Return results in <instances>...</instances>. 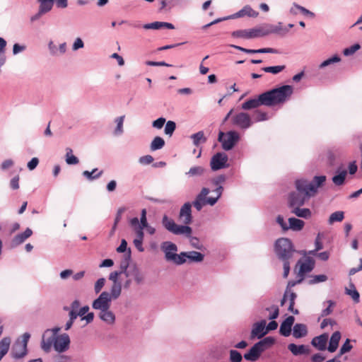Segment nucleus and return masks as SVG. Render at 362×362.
Wrapping results in <instances>:
<instances>
[{
    "mask_svg": "<svg viewBox=\"0 0 362 362\" xmlns=\"http://www.w3.org/2000/svg\"><path fill=\"white\" fill-rule=\"evenodd\" d=\"M293 93V88L291 86L285 85L277 88L264 92L260 94L257 98L250 99L242 104V109L251 110L257 108L260 105L268 107L275 106L284 103Z\"/></svg>",
    "mask_w": 362,
    "mask_h": 362,
    "instance_id": "1",
    "label": "nucleus"
},
{
    "mask_svg": "<svg viewBox=\"0 0 362 362\" xmlns=\"http://www.w3.org/2000/svg\"><path fill=\"white\" fill-rule=\"evenodd\" d=\"M326 181V176H315L312 182L305 180H298L296 182V192H292L289 196L290 207L303 206L305 201L314 196L317 188L321 187Z\"/></svg>",
    "mask_w": 362,
    "mask_h": 362,
    "instance_id": "2",
    "label": "nucleus"
},
{
    "mask_svg": "<svg viewBox=\"0 0 362 362\" xmlns=\"http://www.w3.org/2000/svg\"><path fill=\"white\" fill-rule=\"evenodd\" d=\"M274 339L267 337L256 343L250 351L244 355V358L250 361H257L261 354L274 344Z\"/></svg>",
    "mask_w": 362,
    "mask_h": 362,
    "instance_id": "3",
    "label": "nucleus"
},
{
    "mask_svg": "<svg viewBox=\"0 0 362 362\" xmlns=\"http://www.w3.org/2000/svg\"><path fill=\"white\" fill-rule=\"evenodd\" d=\"M275 252L281 260H289L293 255V249L291 241L288 238H279L275 244Z\"/></svg>",
    "mask_w": 362,
    "mask_h": 362,
    "instance_id": "4",
    "label": "nucleus"
},
{
    "mask_svg": "<svg viewBox=\"0 0 362 362\" xmlns=\"http://www.w3.org/2000/svg\"><path fill=\"white\" fill-rule=\"evenodd\" d=\"M222 187H218L216 189V197H206L207 194L209 192V189L204 187L201 192L197 195L194 202H193L194 206L196 208L197 211H200L202 207L206 204H209L211 206L214 205L218 198L220 197L222 192Z\"/></svg>",
    "mask_w": 362,
    "mask_h": 362,
    "instance_id": "5",
    "label": "nucleus"
},
{
    "mask_svg": "<svg viewBox=\"0 0 362 362\" xmlns=\"http://www.w3.org/2000/svg\"><path fill=\"white\" fill-rule=\"evenodd\" d=\"M218 140L222 144V148L225 151L232 149L240 140V134L235 131H229L226 133L220 132Z\"/></svg>",
    "mask_w": 362,
    "mask_h": 362,
    "instance_id": "6",
    "label": "nucleus"
},
{
    "mask_svg": "<svg viewBox=\"0 0 362 362\" xmlns=\"http://www.w3.org/2000/svg\"><path fill=\"white\" fill-rule=\"evenodd\" d=\"M162 223L163 226L170 232L175 235L185 234L190 236L192 228L188 226H179L166 215L163 217Z\"/></svg>",
    "mask_w": 362,
    "mask_h": 362,
    "instance_id": "7",
    "label": "nucleus"
},
{
    "mask_svg": "<svg viewBox=\"0 0 362 362\" xmlns=\"http://www.w3.org/2000/svg\"><path fill=\"white\" fill-rule=\"evenodd\" d=\"M59 330V327H54L53 329H47L44 332L41 347L45 351H49L52 346H54V340L57 338V333Z\"/></svg>",
    "mask_w": 362,
    "mask_h": 362,
    "instance_id": "8",
    "label": "nucleus"
},
{
    "mask_svg": "<svg viewBox=\"0 0 362 362\" xmlns=\"http://www.w3.org/2000/svg\"><path fill=\"white\" fill-rule=\"evenodd\" d=\"M232 36L245 39H251L265 36L263 27L255 28L249 30H238L233 32Z\"/></svg>",
    "mask_w": 362,
    "mask_h": 362,
    "instance_id": "9",
    "label": "nucleus"
},
{
    "mask_svg": "<svg viewBox=\"0 0 362 362\" xmlns=\"http://www.w3.org/2000/svg\"><path fill=\"white\" fill-rule=\"evenodd\" d=\"M231 122L234 126L243 129H248L252 124L250 116L244 112L233 115L231 117Z\"/></svg>",
    "mask_w": 362,
    "mask_h": 362,
    "instance_id": "10",
    "label": "nucleus"
},
{
    "mask_svg": "<svg viewBox=\"0 0 362 362\" xmlns=\"http://www.w3.org/2000/svg\"><path fill=\"white\" fill-rule=\"evenodd\" d=\"M111 300L110 293L106 291H103L98 298L93 300L92 307L93 309L99 310L100 311L108 310L110 308Z\"/></svg>",
    "mask_w": 362,
    "mask_h": 362,
    "instance_id": "11",
    "label": "nucleus"
},
{
    "mask_svg": "<svg viewBox=\"0 0 362 362\" xmlns=\"http://www.w3.org/2000/svg\"><path fill=\"white\" fill-rule=\"evenodd\" d=\"M228 156L224 153H217L211 160V168L213 170L224 168L227 166Z\"/></svg>",
    "mask_w": 362,
    "mask_h": 362,
    "instance_id": "12",
    "label": "nucleus"
},
{
    "mask_svg": "<svg viewBox=\"0 0 362 362\" xmlns=\"http://www.w3.org/2000/svg\"><path fill=\"white\" fill-rule=\"evenodd\" d=\"M70 344L69 337L67 334L57 336L54 340V348L58 352H63L68 349Z\"/></svg>",
    "mask_w": 362,
    "mask_h": 362,
    "instance_id": "13",
    "label": "nucleus"
},
{
    "mask_svg": "<svg viewBox=\"0 0 362 362\" xmlns=\"http://www.w3.org/2000/svg\"><path fill=\"white\" fill-rule=\"evenodd\" d=\"M192 204L189 202L184 204L181 207L179 214V220L185 225L190 224L192 222Z\"/></svg>",
    "mask_w": 362,
    "mask_h": 362,
    "instance_id": "14",
    "label": "nucleus"
},
{
    "mask_svg": "<svg viewBox=\"0 0 362 362\" xmlns=\"http://www.w3.org/2000/svg\"><path fill=\"white\" fill-rule=\"evenodd\" d=\"M267 333L266 329V321L262 320L259 322L255 323L252 327V329L251 331V336L250 337L252 339L257 337V338H262L263 336H264Z\"/></svg>",
    "mask_w": 362,
    "mask_h": 362,
    "instance_id": "15",
    "label": "nucleus"
},
{
    "mask_svg": "<svg viewBox=\"0 0 362 362\" xmlns=\"http://www.w3.org/2000/svg\"><path fill=\"white\" fill-rule=\"evenodd\" d=\"M295 321L293 316H288L281 325L279 332L284 337H288L291 334V327Z\"/></svg>",
    "mask_w": 362,
    "mask_h": 362,
    "instance_id": "16",
    "label": "nucleus"
},
{
    "mask_svg": "<svg viewBox=\"0 0 362 362\" xmlns=\"http://www.w3.org/2000/svg\"><path fill=\"white\" fill-rule=\"evenodd\" d=\"M313 268L314 262L310 259H308L305 262L301 263L298 270V276H300V279L297 281V283H301L303 279L304 274L311 272Z\"/></svg>",
    "mask_w": 362,
    "mask_h": 362,
    "instance_id": "17",
    "label": "nucleus"
},
{
    "mask_svg": "<svg viewBox=\"0 0 362 362\" xmlns=\"http://www.w3.org/2000/svg\"><path fill=\"white\" fill-rule=\"evenodd\" d=\"M33 234V230L28 228L23 233L16 235L11 240V247H15L22 244L26 239L30 238Z\"/></svg>",
    "mask_w": 362,
    "mask_h": 362,
    "instance_id": "18",
    "label": "nucleus"
},
{
    "mask_svg": "<svg viewBox=\"0 0 362 362\" xmlns=\"http://www.w3.org/2000/svg\"><path fill=\"white\" fill-rule=\"evenodd\" d=\"M11 353L15 358H23L27 354V346H25V344H20L16 341L13 346Z\"/></svg>",
    "mask_w": 362,
    "mask_h": 362,
    "instance_id": "19",
    "label": "nucleus"
},
{
    "mask_svg": "<svg viewBox=\"0 0 362 362\" xmlns=\"http://www.w3.org/2000/svg\"><path fill=\"white\" fill-rule=\"evenodd\" d=\"M328 335L326 334H321L318 337H315L312 340V344L317 349L323 351L326 349L327 343Z\"/></svg>",
    "mask_w": 362,
    "mask_h": 362,
    "instance_id": "20",
    "label": "nucleus"
},
{
    "mask_svg": "<svg viewBox=\"0 0 362 362\" xmlns=\"http://www.w3.org/2000/svg\"><path fill=\"white\" fill-rule=\"evenodd\" d=\"M259 15V13L253 10L250 6H244L241 10L235 13L233 18H241L243 16H249L256 18Z\"/></svg>",
    "mask_w": 362,
    "mask_h": 362,
    "instance_id": "21",
    "label": "nucleus"
},
{
    "mask_svg": "<svg viewBox=\"0 0 362 362\" xmlns=\"http://www.w3.org/2000/svg\"><path fill=\"white\" fill-rule=\"evenodd\" d=\"M143 28L144 29L158 30L161 28L174 29L175 27L170 23L156 21L151 23L145 24Z\"/></svg>",
    "mask_w": 362,
    "mask_h": 362,
    "instance_id": "22",
    "label": "nucleus"
},
{
    "mask_svg": "<svg viewBox=\"0 0 362 362\" xmlns=\"http://www.w3.org/2000/svg\"><path fill=\"white\" fill-rule=\"evenodd\" d=\"M288 30L287 28H283L281 23L278 25H269L267 27H263V32L265 33V35L271 33H276L281 35H285Z\"/></svg>",
    "mask_w": 362,
    "mask_h": 362,
    "instance_id": "23",
    "label": "nucleus"
},
{
    "mask_svg": "<svg viewBox=\"0 0 362 362\" xmlns=\"http://www.w3.org/2000/svg\"><path fill=\"white\" fill-rule=\"evenodd\" d=\"M341 339V333L339 331L334 332L331 336L329 346L327 348L329 352H334L339 345V340Z\"/></svg>",
    "mask_w": 362,
    "mask_h": 362,
    "instance_id": "24",
    "label": "nucleus"
},
{
    "mask_svg": "<svg viewBox=\"0 0 362 362\" xmlns=\"http://www.w3.org/2000/svg\"><path fill=\"white\" fill-rule=\"evenodd\" d=\"M99 317L109 325L114 324L115 321V315L110 309L100 311Z\"/></svg>",
    "mask_w": 362,
    "mask_h": 362,
    "instance_id": "25",
    "label": "nucleus"
},
{
    "mask_svg": "<svg viewBox=\"0 0 362 362\" xmlns=\"http://www.w3.org/2000/svg\"><path fill=\"white\" fill-rule=\"evenodd\" d=\"M186 252H181L180 255L176 253L175 255H170L168 252L167 253V260L172 261L178 265L184 264L186 262Z\"/></svg>",
    "mask_w": 362,
    "mask_h": 362,
    "instance_id": "26",
    "label": "nucleus"
},
{
    "mask_svg": "<svg viewBox=\"0 0 362 362\" xmlns=\"http://www.w3.org/2000/svg\"><path fill=\"white\" fill-rule=\"evenodd\" d=\"M288 349L295 356L308 354V349L305 345H296L295 344H290L288 346Z\"/></svg>",
    "mask_w": 362,
    "mask_h": 362,
    "instance_id": "27",
    "label": "nucleus"
},
{
    "mask_svg": "<svg viewBox=\"0 0 362 362\" xmlns=\"http://www.w3.org/2000/svg\"><path fill=\"white\" fill-rule=\"evenodd\" d=\"M288 223V229H291L294 231L301 230L305 226V222L303 221L296 218H289Z\"/></svg>",
    "mask_w": 362,
    "mask_h": 362,
    "instance_id": "28",
    "label": "nucleus"
},
{
    "mask_svg": "<svg viewBox=\"0 0 362 362\" xmlns=\"http://www.w3.org/2000/svg\"><path fill=\"white\" fill-rule=\"evenodd\" d=\"M291 208H292L291 213L298 217L308 218L312 215L311 211L309 209H306V208L301 209V208H300V206H294V207H291Z\"/></svg>",
    "mask_w": 362,
    "mask_h": 362,
    "instance_id": "29",
    "label": "nucleus"
},
{
    "mask_svg": "<svg viewBox=\"0 0 362 362\" xmlns=\"http://www.w3.org/2000/svg\"><path fill=\"white\" fill-rule=\"evenodd\" d=\"M307 332V327L303 324H296L293 327V335L296 339L305 337Z\"/></svg>",
    "mask_w": 362,
    "mask_h": 362,
    "instance_id": "30",
    "label": "nucleus"
},
{
    "mask_svg": "<svg viewBox=\"0 0 362 362\" xmlns=\"http://www.w3.org/2000/svg\"><path fill=\"white\" fill-rule=\"evenodd\" d=\"M11 341L9 337H4L0 341V361L8 351Z\"/></svg>",
    "mask_w": 362,
    "mask_h": 362,
    "instance_id": "31",
    "label": "nucleus"
},
{
    "mask_svg": "<svg viewBox=\"0 0 362 362\" xmlns=\"http://www.w3.org/2000/svg\"><path fill=\"white\" fill-rule=\"evenodd\" d=\"M162 250L165 252V259H167V253L175 255L177 250V245L171 242H164L161 246Z\"/></svg>",
    "mask_w": 362,
    "mask_h": 362,
    "instance_id": "32",
    "label": "nucleus"
},
{
    "mask_svg": "<svg viewBox=\"0 0 362 362\" xmlns=\"http://www.w3.org/2000/svg\"><path fill=\"white\" fill-rule=\"evenodd\" d=\"M187 258L191 262H200L204 259V255L197 251L186 252Z\"/></svg>",
    "mask_w": 362,
    "mask_h": 362,
    "instance_id": "33",
    "label": "nucleus"
},
{
    "mask_svg": "<svg viewBox=\"0 0 362 362\" xmlns=\"http://www.w3.org/2000/svg\"><path fill=\"white\" fill-rule=\"evenodd\" d=\"M193 143L195 146H199L200 144H204L206 141V138L202 131L198 132L191 136Z\"/></svg>",
    "mask_w": 362,
    "mask_h": 362,
    "instance_id": "34",
    "label": "nucleus"
},
{
    "mask_svg": "<svg viewBox=\"0 0 362 362\" xmlns=\"http://www.w3.org/2000/svg\"><path fill=\"white\" fill-rule=\"evenodd\" d=\"M66 162L67 164L76 165L79 163L78 158L73 155V151L71 148H66Z\"/></svg>",
    "mask_w": 362,
    "mask_h": 362,
    "instance_id": "35",
    "label": "nucleus"
},
{
    "mask_svg": "<svg viewBox=\"0 0 362 362\" xmlns=\"http://www.w3.org/2000/svg\"><path fill=\"white\" fill-rule=\"evenodd\" d=\"M165 145V141L160 136H156L151 144V150L156 151L162 148Z\"/></svg>",
    "mask_w": 362,
    "mask_h": 362,
    "instance_id": "36",
    "label": "nucleus"
},
{
    "mask_svg": "<svg viewBox=\"0 0 362 362\" xmlns=\"http://www.w3.org/2000/svg\"><path fill=\"white\" fill-rule=\"evenodd\" d=\"M344 218V213L341 211H338L332 213L328 220L329 224H333L334 222H341Z\"/></svg>",
    "mask_w": 362,
    "mask_h": 362,
    "instance_id": "37",
    "label": "nucleus"
},
{
    "mask_svg": "<svg viewBox=\"0 0 362 362\" xmlns=\"http://www.w3.org/2000/svg\"><path fill=\"white\" fill-rule=\"evenodd\" d=\"M346 174V170L341 171L339 175H334L332 177V182L337 186L342 185L344 183Z\"/></svg>",
    "mask_w": 362,
    "mask_h": 362,
    "instance_id": "38",
    "label": "nucleus"
},
{
    "mask_svg": "<svg viewBox=\"0 0 362 362\" xmlns=\"http://www.w3.org/2000/svg\"><path fill=\"white\" fill-rule=\"evenodd\" d=\"M40 1V13H44L50 11L52 8L53 0H39Z\"/></svg>",
    "mask_w": 362,
    "mask_h": 362,
    "instance_id": "39",
    "label": "nucleus"
},
{
    "mask_svg": "<svg viewBox=\"0 0 362 362\" xmlns=\"http://www.w3.org/2000/svg\"><path fill=\"white\" fill-rule=\"evenodd\" d=\"M97 171H98L97 168H94L91 172H90L88 170H85L83 172V175L88 180H93L100 177L103 173V170H101L99 173H98L97 174H95V173Z\"/></svg>",
    "mask_w": 362,
    "mask_h": 362,
    "instance_id": "40",
    "label": "nucleus"
},
{
    "mask_svg": "<svg viewBox=\"0 0 362 362\" xmlns=\"http://www.w3.org/2000/svg\"><path fill=\"white\" fill-rule=\"evenodd\" d=\"M122 286L120 283L113 284L110 293L111 299H117L121 294Z\"/></svg>",
    "mask_w": 362,
    "mask_h": 362,
    "instance_id": "41",
    "label": "nucleus"
},
{
    "mask_svg": "<svg viewBox=\"0 0 362 362\" xmlns=\"http://www.w3.org/2000/svg\"><path fill=\"white\" fill-rule=\"evenodd\" d=\"M297 296L294 292L290 291L289 292V306H288V310L292 312L295 315L298 314V310L294 309V305H295V300Z\"/></svg>",
    "mask_w": 362,
    "mask_h": 362,
    "instance_id": "42",
    "label": "nucleus"
},
{
    "mask_svg": "<svg viewBox=\"0 0 362 362\" xmlns=\"http://www.w3.org/2000/svg\"><path fill=\"white\" fill-rule=\"evenodd\" d=\"M204 172V169L202 166H194L189 169V170L187 173V175L190 177L199 176L202 175Z\"/></svg>",
    "mask_w": 362,
    "mask_h": 362,
    "instance_id": "43",
    "label": "nucleus"
},
{
    "mask_svg": "<svg viewBox=\"0 0 362 362\" xmlns=\"http://www.w3.org/2000/svg\"><path fill=\"white\" fill-rule=\"evenodd\" d=\"M286 66L284 65L282 66H267L262 68V70L267 73H272L274 74H276L283 70H284Z\"/></svg>",
    "mask_w": 362,
    "mask_h": 362,
    "instance_id": "44",
    "label": "nucleus"
},
{
    "mask_svg": "<svg viewBox=\"0 0 362 362\" xmlns=\"http://www.w3.org/2000/svg\"><path fill=\"white\" fill-rule=\"evenodd\" d=\"M243 360V356L241 354L236 350H230V362H241Z\"/></svg>",
    "mask_w": 362,
    "mask_h": 362,
    "instance_id": "45",
    "label": "nucleus"
},
{
    "mask_svg": "<svg viewBox=\"0 0 362 362\" xmlns=\"http://www.w3.org/2000/svg\"><path fill=\"white\" fill-rule=\"evenodd\" d=\"M341 61V58L338 55H334L331 58H329L325 60L322 63L320 64V67L324 68L327 66H329L335 62H339Z\"/></svg>",
    "mask_w": 362,
    "mask_h": 362,
    "instance_id": "46",
    "label": "nucleus"
},
{
    "mask_svg": "<svg viewBox=\"0 0 362 362\" xmlns=\"http://www.w3.org/2000/svg\"><path fill=\"white\" fill-rule=\"evenodd\" d=\"M125 211V208H119L117 212V215L115 219V223L112 228L111 234L114 233L117 223L122 218V214Z\"/></svg>",
    "mask_w": 362,
    "mask_h": 362,
    "instance_id": "47",
    "label": "nucleus"
},
{
    "mask_svg": "<svg viewBox=\"0 0 362 362\" xmlns=\"http://www.w3.org/2000/svg\"><path fill=\"white\" fill-rule=\"evenodd\" d=\"M359 49H360L359 44H354V45H352L349 47L345 48L343 50V54L345 56H350V55H352L353 54H354Z\"/></svg>",
    "mask_w": 362,
    "mask_h": 362,
    "instance_id": "48",
    "label": "nucleus"
},
{
    "mask_svg": "<svg viewBox=\"0 0 362 362\" xmlns=\"http://www.w3.org/2000/svg\"><path fill=\"white\" fill-rule=\"evenodd\" d=\"M176 128V124L173 121L167 122L165 127V133L168 135L171 136Z\"/></svg>",
    "mask_w": 362,
    "mask_h": 362,
    "instance_id": "49",
    "label": "nucleus"
},
{
    "mask_svg": "<svg viewBox=\"0 0 362 362\" xmlns=\"http://www.w3.org/2000/svg\"><path fill=\"white\" fill-rule=\"evenodd\" d=\"M253 117H254V119L255 122L265 121L268 119V117H267V115L266 112H261L259 110L255 112Z\"/></svg>",
    "mask_w": 362,
    "mask_h": 362,
    "instance_id": "50",
    "label": "nucleus"
},
{
    "mask_svg": "<svg viewBox=\"0 0 362 362\" xmlns=\"http://www.w3.org/2000/svg\"><path fill=\"white\" fill-rule=\"evenodd\" d=\"M351 286L353 288V289H346V293L349 295L355 302L358 303L359 301L360 297L359 293L355 289V287L353 284H351Z\"/></svg>",
    "mask_w": 362,
    "mask_h": 362,
    "instance_id": "51",
    "label": "nucleus"
},
{
    "mask_svg": "<svg viewBox=\"0 0 362 362\" xmlns=\"http://www.w3.org/2000/svg\"><path fill=\"white\" fill-rule=\"evenodd\" d=\"M315 249L314 250L310 251V254L313 255H315V252L317 251L320 250L323 247L320 233L317 235V236L315 238Z\"/></svg>",
    "mask_w": 362,
    "mask_h": 362,
    "instance_id": "52",
    "label": "nucleus"
},
{
    "mask_svg": "<svg viewBox=\"0 0 362 362\" xmlns=\"http://www.w3.org/2000/svg\"><path fill=\"white\" fill-rule=\"evenodd\" d=\"M352 349V346L350 344V340L347 339L340 349L339 356L350 351Z\"/></svg>",
    "mask_w": 362,
    "mask_h": 362,
    "instance_id": "53",
    "label": "nucleus"
},
{
    "mask_svg": "<svg viewBox=\"0 0 362 362\" xmlns=\"http://www.w3.org/2000/svg\"><path fill=\"white\" fill-rule=\"evenodd\" d=\"M124 119V116L119 117L116 119L115 122L117 123V127L115 129V133L116 134H120L122 132L123 129V122Z\"/></svg>",
    "mask_w": 362,
    "mask_h": 362,
    "instance_id": "54",
    "label": "nucleus"
},
{
    "mask_svg": "<svg viewBox=\"0 0 362 362\" xmlns=\"http://www.w3.org/2000/svg\"><path fill=\"white\" fill-rule=\"evenodd\" d=\"M132 275L134 276V281L138 284H140L144 281V276L143 274L137 269H134Z\"/></svg>",
    "mask_w": 362,
    "mask_h": 362,
    "instance_id": "55",
    "label": "nucleus"
},
{
    "mask_svg": "<svg viewBox=\"0 0 362 362\" xmlns=\"http://www.w3.org/2000/svg\"><path fill=\"white\" fill-rule=\"evenodd\" d=\"M327 279V276L325 274L315 275L312 276L310 284H317L320 282L325 281Z\"/></svg>",
    "mask_w": 362,
    "mask_h": 362,
    "instance_id": "56",
    "label": "nucleus"
},
{
    "mask_svg": "<svg viewBox=\"0 0 362 362\" xmlns=\"http://www.w3.org/2000/svg\"><path fill=\"white\" fill-rule=\"evenodd\" d=\"M327 303L329 304V305H328V307L327 308L324 309L322 311L321 317L327 316V315H329V314H331L332 313V307L334 306V303L332 300H328Z\"/></svg>",
    "mask_w": 362,
    "mask_h": 362,
    "instance_id": "57",
    "label": "nucleus"
},
{
    "mask_svg": "<svg viewBox=\"0 0 362 362\" xmlns=\"http://www.w3.org/2000/svg\"><path fill=\"white\" fill-rule=\"evenodd\" d=\"M105 279L104 278H100L96 281V283L95 284V287H94L95 292L96 293H98L101 291V289L103 288V287L105 285Z\"/></svg>",
    "mask_w": 362,
    "mask_h": 362,
    "instance_id": "58",
    "label": "nucleus"
},
{
    "mask_svg": "<svg viewBox=\"0 0 362 362\" xmlns=\"http://www.w3.org/2000/svg\"><path fill=\"white\" fill-rule=\"evenodd\" d=\"M69 320L66 324V326H65L66 330H68L71 327L74 320L76 319V315L75 313H74L73 312H69Z\"/></svg>",
    "mask_w": 362,
    "mask_h": 362,
    "instance_id": "59",
    "label": "nucleus"
},
{
    "mask_svg": "<svg viewBox=\"0 0 362 362\" xmlns=\"http://www.w3.org/2000/svg\"><path fill=\"white\" fill-rule=\"evenodd\" d=\"M141 226L144 228V227H147L148 223L146 220V210L145 209H142L141 219L139 222Z\"/></svg>",
    "mask_w": 362,
    "mask_h": 362,
    "instance_id": "60",
    "label": "nucleus"
},
{
    "mask_svg": "<svg viewBox=\"0 0 362 362\" xmlns=\"http://www.w3.org/2000/svg\"><path fill=\"white\" fill-rule=\"evenodd\" d=\"M129 263L127 260H124L121 262L120 264V270L117 271L118 272H121L122 274H125L127 276H129V272H127V267H128Z\"/></svg>",
    "mask_w": 362,
    "mask_h": 362,
    "instance_id": "61",
    "label": "nucleus"
},
{
    "mask_svg": "<svg viewBox=\"0 0 362 362\" xmlns=\"http://www.w3.org/2000/svg\"><path fill=\"white\" fill-rule=\"evenodd\" d=\"M165 123V119L160 117L153 122V127L156 129H161Z\"/></svg>",
    "mask_w": 362,
    "mask_h": 362,
    "instance_id": "62",
    "label": "nucleus"
},
{
    "mask_svg": "<svg viewBox=\"0 0 362 362\" xmlns=\"http://www.w3.org/2000/svg\"><path fill=\"white\" fill-rule=\"evenodd\" d=\"M39 163L37 158H33L28 163V168L30 170H34Z\"/></svg>",
    "mask_w": 362,
    "mask_h": 362,
    "instance_id": "63",
    "label": "nucleus"
},
{
    "mask_svg": "<svg viewBox=\"0 0 362 362\" xmlns=\"http://www.w3.org/2000/svg\"><path fill=\"white\" fill-rule=\"evenodd\" d=\"M80 307V302L78 300H75L72 302L70 306V311L73 312L74 313H76L78 310V308Z\"/></svg>",
    "mask_w": 362,
    "mask_h": 362,
    "instance_id": "64",
    "label": "nucleus"
}]
</instances>
